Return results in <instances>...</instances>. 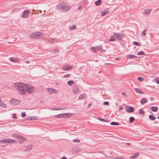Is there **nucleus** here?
I'll return each mask as SVG.
<instances>
[{"instance_id": "obj_19", "label": "nucleus", "mask_w": 159, "mask_h": 159, "mask_svg": "<svg viewBox=\"0 0 159 159\" xmlns=\"http://www.w3.org/2000/svg\"><path fill=\"white\" fill-rule=\"evenodd\" d=\"M86 97V96L85 94H82L79 96V98L80 100H82L83 99L85 98Z\"/></svg>"}, {"instance_id": "obj_27", "label": "nucleus", "mask_w": 159, "mask_h": 159, "mask_svg": "<svg viewBox=\"0 0 159 159\" xmlns=\"http://www.w3.org/2000/svg\"><path fill=\"white\" fill-rule=\"evenodd\" d=\"M102 3L101 0H98L95 2V4L96 6H98L101 4Z\"/></svg>"}, {"instance_id": "obj_36", "label": "nucleus", "mask_w": 159, "mask_h": 159, "mask_svg": "<svg viewBox=\"0 0 159 159\" xmlns=\"http://www.w3.org/2000/svg\"><path fill=\"white\" fill-rule=\"evenodd\" d=\"M73 83H74V81L72 80H70V81H69L67 82V84H68V85H71L72 84H73Z\"/></svg>"}, {"instance_id": "obj_35", "label": "nucleus", "mask_w": 159, "mask_h": 159, "mask_svg": "<svg viewBox=\"0 0 159 159\" xmlns=\"http://www.w3.org/2000/svg\"><path fill=\"white\" fill-rule=\"evenodd\" d=\"M91 50L94 52L97 53V50L96 47H92L91 48Z\"/></svg>"}, {"instance_id": "obj_59", "label": "nucleus", "mask_w": 159, "mask_h": 159, "mask_svg": "<svg viewBox=\"0 0 159 159\" xmlns=\"http://www.w3.org/2000/svg\"><path fill=\"white\" fill-rule=\"evenodd\" d=\"M81 6L79 7V10H80L81 9Z\"/></svg>"}, {"instance_id": "obj_26", "label": "nucleus", "mask_w": 159, "mask_h": 159, "mask_svg": "<svg viewBox=\"0 0 159 159\" xmlns=\"http://www.w3.org/2000/svg\"><path fill=\"white\" fill-rule=\"evenodd\" d=\"M96 48L97 50L100 51H102L103 49L101 45L96 46Z\"/></svg>"}, {"instance_id": "obj_16", "label": "nucleus", "mask_w": 159, "mask_h": 159, "mask_svg": "<svg viewBox=\"0 0 159 159\" xmlns=\"http://www.w3.org/2000/svg\"><path fill=\"white\" fill-rule=\"evenodd\" d=\"M109 11L108 9L105 10L104 11H102L101 12V16H103L106 14L109 13Z\"/></svg>"}, {"instance_id": "obj_60", "label": "nucleus", "mask_w": 159, "mask_h": 159, "mask_svg": "<svg viewBox=\"0 0 159 159\" xmlns=\"http://www.w3.org/2000/svg\"><path fill=\"white\" fill-rule=\"evenodd\" d=\"M119 109H120V110H122V109H123V108H122V107L121 108V107H120L119 108Z\"/></svg>"}, {"instance_id": "obj_8", "label": "nucleus", "mask_w": 159, "mask_h": 159, "mask_svg": "<svg viewBox=\"0 0 159 159\" xmlns=\"http://www.w3.org/2000/svg\"><path fill=\"white\" fill-rule=\"evenodd\" d=\"M30 13V11L27 10L24 11L22 15V17L24 18H27L28 16V14Z\"/></svg>"}, {"instance_id": "obj_32", "label": "nucleus", "mask_w": 159, "mask_h": 159, "mask_svg": "<svg viewBox=\"0 0 159 159\" xmlns=\"http://www.w3.org/2000/svg\"><path fill=\"white\" fill-rule=\"evenodd\" d=\"M135 120V118L133 117H130L129 119V121L130 123H131L133 122Z\"/></svg>"}, {"instance_id": "obj_38", "label": "nucleus", "mask_w": 159, "mask_h": 159, "mask_svg": "<svg viewBox=\"0 0 159 159\" xmlns=\"http://www.w3.org/2000/svg\"><path fill=\"white\" fill-rule=\"evenodd\" d=\"M146 29H145L142 31V34L144 36V35H146Z\"/></svg>"}, {"instance_id": "obj_44", "label": "nucleus", "mask_w": 159, "mask_h": 159, "mask_svg": "<svg viewBox=\"0 0 159 159\" xmlns=\"http://www.w3.org/2000/svg\"><path fill=\"white\" fill-rule=\"evenodd\" d=\"M138 80L140 81H143V78H142L141 77H139L138 78Z\"/></svg>"}, {"instance_id": "obj_24", "label": "nucleus", "mask_w": 159, "mask_h": 159, "mask_svg": "<svg viewBox=\"0 0 159 159\" xmlns=\"http://www.w3.org/2000/svg\"><path fill=\"white\" fill-rule=\"evenodd\" d=\"M147 102V99L146 98H143L141 100L140 103L143 105L146 103Z\"/></svg>"}, {"instance_id": "obj_9", "label": "nucleus", "mask_w": 159, "mask_h": 159, "mask_svg": "<svg viewBox=\"0 0 159 159\" xmlns=\"http://www.w3.org/2000/svg\"><path fill=\"white\" fill-rule=\"evenodd\" d=\"M80 91L79 89L77 86H75L73 88V92L74 94H78Z\"/></svg>"}, {"instance_id": "obj_5", "label": "nucleus", "mask_w": 159, "mask_h": 159, "mask_svg": "<svg viewBox=\"0 0 159 159\" xmlns=\"http://www.w3.org/2000/svg\"><path fill=\"white\" fill-rule=\"evenodd\" d=\"M15 140L10 139H3L0 140V143H15Z\"/></svg>"}, {"instance_id": "obj_63", "label": "nucleus", "mask_w": 159, "mask_h": 159, "mask_svg": "<svg viewBox=\"0 0 159 159\" xmlns=\"http://www.w3.org/2000/svg\"><path fill=\"white\" fill-rule=\"evenodd\" d=\"M157 118L158 119H159V116L157 117Z\"/></svg>"}, {"instance_id": "obj_41", "label": "nucleus", "mask_w": 159, "mask_h": 159, "mask_svg": "<svg viewBox=\"0 0 159 159\" xmlns=\"http://www.w3.org/2000/svg\"><path fill=\"white\" fill-rule=\"evenodd\" d=\"M73 141L74 143H79L80 141V140L78 139H75L73 140Z\"/></svg>"}, {"instance_id": "obj_53", "label": "nucleus", "mask_w": 159, "mask_h": 159, "mask_svg": "<svg viewBox=\"0 0 159 159\" xmlns=\"http://www.w3.org/2000/svg\"><path fill=\"white\" fill-rule=\"evenodd\" d=\"M16 115L15 113H14L13 115V118H16V117H15V116H16Z\"/></svg>"}, {"instance_id": "obj_10", "label": "nucleus", "mask_w": 159, "mask_h": 159, "mask_svg": "<svg viewBox=\"0 0 159 159\" xmlns=\"http://www.w3.org/2000/svg\"><path fill=\"white\" fill-rule=\"evenodd\" d=\"M20 93L22 95H24L25 94L26 92V87H23L21 89H19L18 90Z\"/></svg>"}, {"instance_id": "obj_22", "label": "nucleus", "mask_w": 159, "mask_h": 159, "mask_svg": "<svg viewBox=\"0 0 159 159\" xmlns=\"http://www.w3.org/2000/svg\"><path fill=\"white\" fill-rule=\"evenodd\" d=\"M152 10V9H150L145 10L143 11V13L144 14L148 15Z\"/></svg>"}, {"instance_id": "obj_47", "label": "nucleus", "mask_w": 159, "mask_h": 159, "mask_svg": "<svg viewBox=\"0 0 159 159\" xmlns=\"http://www.w3.org/2000/svg\"><path fill=\"white\" fill-rule=\"evenodd\" d=\"M21 116L22 117H24L25 116V112H23L21 113Z\"/></svg>"}, {"instance_id": "obj_57", "label": "nucleus", "mask_w": 159, "mask_h": 159, "mask_svg": "<svg viewBox=\"0 0 159 159\" xmlns=\"http://www.w3.org/2000/svg\"><path fill=\"white\" fill-rule=\"evenodd\" d=\"M25 63H30V61H25Z\"/></svg>"}, {"instance_id": "obj_58", "label": "nucleus", "mask_w": 159, "mask_h": 159, "mask_svg": "<svg viewBox=\"0 0 159 159\" xmlns=\"http://www.w3.org/2000/svg\"><path fill=\"white\" fill-rule=\"evenodd\" d=\"M126 144L127 145H129V146L130 145V143H126Z\"/></svg>"}, {"instance_id": "obj_49", "label": "nucleus", "mask_w": 159, "mask_h": 159, "mask_svg": "<svg viewBox=\"0 0 159 159\" xmlns=\"http://www.w3.org/2000/svg\"><path fill=\"white\" fill-rule=\"evenodd\" d=\"M113 159H123V158L120 157H113Z\"/></svg>"}, {"instance_id": "obj_51", "label": "nucleus", "mask_w": 159, "mask_h": 159, "mask_svg": "<svg viewBox=\"0 0 159 159\" xmlns=\"http://www.w3.org/2000/svg\"><path fill=\"white\" fill-rule=\"evenodd\" d=\"M62 114V115H62L61 116V118L63 117L66 116V113H62V114Z\"/></svg>"}, {"instance_id": "obj_62", "label": "nucleus", "mask_w": 159, "mask_h": 159, "mask_svg": "<svg viewBox=\"0 0 159 159\" xmlns=\"http://www.w3.org/2000/svg\"><path fill=\"white\" fill-rule=\"evenodd\" d=\"M91 105V104H89L88 105V107H89Z\"/></svg>"}, {"instance_id": "obj_13", "label": "nucleus", "mask_w": 159, "mask_h": 159, "mask_svg": "<svg viewBox=\"0 0 159 159\" xmlns=\"http://www.w3.org/2000/svg\"><path fill=\"white\" fill-rule=\"evenodd\" d=\"M32 146L31 145H28L25 150V151L29 152L32 149Z\"/></svg>"}, {"instance_id": "obj_33", "label": "nucleus", "mask_w": 159, "mask_h": 159, "mask_svg": "<svg viewBox=\"0 0 159 159\" xmlns=\"http://www.w3.org/2000/svg\"><path fill=\"white\" fill-rule=\"evenodd\" d=\"M115 38L113 36H111V39H109V41H115Z\"/></svg>"}, {"instance_id": "obj_43", "label": "nucleus", "mask_w": 159, "mask_h": 159, "mask_svg": "<svg viewBox=\"0 0 159 159\" xmlns=\"http://www.w3.org/2000/svg\"><path fill=\"white\" fill-rule=\"evenodd\" d=\"M61 114H59L57 115H56L55 116V117L56 118H61Z\"/></svg>"}, {"instance_id": "obj_23", "label": "nucleus", "mask_w": 159, "mask_h": 159, "mask_svg": "<svg viewBox=\"0 0 159 159\" xmlns=\"http://www.w3.org/2000/svg\"><path fill=\"white\" fill-rule=\"evenodd\" d=\"M139 155V153L138 152L136 153L133 154L131 157H130V158H135Z\"/></svg>"}, {"instance_id": "obj_14", "label": "nucleus", "mask_w": 159, "mask_h": 159, "mask_svg": "<svg viewBox=\"0 0 159 159\" xmlns=\"http://www.w3.org/2000/svg\"><path fill=\"white\" fill-rule=\"evenodd\" d=\"M126 57L128 59H132L137 58V57L132 54H129L127 55Z\"/></svg>"}, {"instance_id": "obj_2", "label": "nucleus", "mask_w": 159, "mask_h": 159, "mask_svg": "<svg viewBox=\"0 0 159 159\" xmlns=\"http://www.w3.org/2000/svg\"><path fill=\"white\" fill-rule=\"evenodd\" d=\"M30 37L32 38L35 39H40L43 38V34L40 32L34 33L31 34Z\"/></svg>"}, {"instance_id": "obj_17", "label": "nucleus", "mask_w": 159, "mask_h": 159, "mask_svg": "<svg viewBox=\"0 0 159 159\" xmlns=\"http://www.w3.org/2000/svg\"><path fill=\"white\" fill-rule=\"evenodd\" d=\"M10 59L11 61L13 62H18L20 61L19 59L13 57H11Z\"/></svg>"}, {"instance_id": "obj_15", "label": "nucleus", "mask_w": 159, "mask_h": 159, "mask_svg": "<svg viewBox=\"0 0 159 159\" xmlns=\"http://www.w3.org/2000/svg\"><path fill=\"white\" fill-rule=\"evenodd\" d=\"M134 90H135V92L139 93L142 94H144V92L142 91L140 89H138V88H134Z\"/></svg>"}, {"instance_id": "obj_3", "label": "nucleus", "mask_w": 159, "mask_h": 159, "mask_svg": "<svg viewBox=\"0 0 159 159\" xmlns=\"http://www.w3.org/2000/svg\"><path fill=\"white\" fill-rule=\"evenodd\" d=\"M13 137L16 138L20 140V143H23L25 140V138L18 134H13L12 135Z\"/></svg>"}, {"instance_id": "obj_30", "label": "nucleus", "mask_w": 159, "mask_h": 159, "mask_svg": "<svg viewBox=\"0 0 159 159\" xmlns=\"http://www.w3.org/2000/svg\"><path fill=\"white\" fill-rule=\"evenodd\" d=\"M58 52V49H51V52L56 53Z\"/></svg>"}, {"instance_id": "obj_56", "label": "nucleus", "mask_w": 159, "mask_h": 159, "mask_svg": "<svg viewBox=\"0 0 159 159\" xmlns=\"http://www.w3.org/2000/svg\"><path fill=\"white\" fill-rule=\"evenodd\" d=\"M61 159H67V158L66 157H62Z\"/></svg>"}, {"instance_id": "obj_34", "label": "nucleus", "mask_w": 159, "mask_h": 159, "mask_svg": "<svg viewBox=\"0 0 159 159\" xmlns=\"http://www.w3.org/2000/svg\"><path fill=\"white\" fill-rule=\"evenodd\" d=\"M110 124L112 125H119V123L117 122H112Z\"/></svg>"}, {"instance_id": "obj_21", "label": "nucleus", "mask_w": 159, "mask_h": 159, "mask_svg": "<svg viewBox=\"0 0 159 159\" xmlns=\"http://www.w3.org/2000/svg\"><path fill=\"white\" fill-rule=\"evenodd\" d=\"M0 106L3 107H6L7 105L4 102H2L1 100L0 99Z\"/></svg>"}, {"instance_id": "obj_50", "label": "nucleus", "mask_w": 159, "mask_h": 159, "mask_svg": "<svg viewBox=\"0 0 159 159\" xmlns=\"http://www.w3.org/2000/svg\"><path fill=\"white\" fill-rule=\"evenodd\" d=\"M70 75V74H69L65 75L64 76V77L66 78V77H68Z\"/></svg>"}, {"instance_id": "obj_61", "label": "nucleus", "mask_w": 159, "mask_h": 159, "mask_svg": "<svg viewBox=\"0 0 159 159\" xmlns=\"http://www.w3.org/2000/svg\"><path fill=\"white\" fill-rule=\"evenodd\" d=\"M150 100L151 101H152L153 100V99H152V98H151V97L150 98Z\"/></svg>"}, {"instance_id": "obj_37", "label": "nucleus", "mask_w": 159, "mask_h": 159, "mask_svg": "<svg viewBox=\"0 0 159 159\" xmlns=\"http://www.w3.org/2000/svg\"><path fill=\"white\" fill-rule=\"evenodd\" d=\"M98 119L99 120L102 121L103 122H107L108 120L102 118H98Z\"/></svg>"}, {"instance_id": "obj_18", "label": "nucleus", "mask_w": 159, "mask_h": 159, "mask_svg": "<svg viewBox=\"0 0 159 159\" xmlns=\"http://www.w3.org/2000/svg\"><path fill=\"white\" fill-rule=\"evenodd\" d=\"M48 91L51 93H56V91L55 89L50 88L48 89Z\"/></svg>"}, {"instance_id": "obj_39", "label": "nucleus", "mask_w": 159, "mask_h": 159, "mask_svg": "<svg viewBox=\"0 0 159 159\" xmlns=\"http://www.w3.org/2000/svg\"><path fill=\"white\" fill-rule=\"evenodd\" d=\"M56 41V39H50L49 40V42L50 43H53L55 42Z\"/></svg>"}, {"instance_id": "obj_46", "label": "nucleus", "mask_w": 159, "mask_h": 159, "mask_svg": "<svg viewBox=\"0 0 159 159\" xmlns=\"http://www.w3.org/2000/svg\"><path fill=\"white\" fill-rule=\"evenodd\" d=\"M103 104L105 105L108 106L109 105V103L108 102H105L103 103Z\"/></svg>"}, {"instance_id": "obj_52", "label": "nucleus", "mask_w": 159, "mask_h": 159, "mask_svg": "<svg viewBox=\"0 0 159 159\" xmlns=\"http://www.w3.org/2000/svg\"><path fill=\"white\" fill-rule=\"evenodd\" d=\"M122 94L124 96H125L126 97L127 96V95H126V94L124 92H123L122 93Z\"/></svg>"}, {"instance_id": "obj_42", "label": "nucleus", "mask_w": 159, "mask_h": 159, "mask_svg": "<svg viewBox=\"0 0 159 159\" xmlns=\"http://www.w3.org/2000/svg\"><path fill=\"white\" fill-rule=\"evenodd\" d=\"M139 113L140 114H143L144 113V111H143V110H142V109H139Z\"/></svg>"}, {"instance_id": "obj_12", "label": "nucleus", "mask_w": 159, "mask_h": 159, "mask_svg": "<svg viewBox=\"0 0 159 159\" xmlns=\"http://www.w3.org/2000/svg\"><path fill=\"white\" fill-rule=\"evenodd\" d=\"M10 102L11 104H13L17 105L18 104V101L15 99L14 98H12L11 99Z\"/></svg>"}, {"instance_id": "obj_20", "label": "nucleus", "mask_w": 159, "mask_h": 159, "mask_svg": "<svg viewBox=\"0 0 159 159\" xmlns=\"http://www.w3.org/2000/svg\"><path fill=\"white\" fill-rule=\"evenodd\" d=\"M134 109L133 107H130L127 110V112L129 113H132L134 112Z\"/></svg>"}, {"instance_id": "obj_1", "label": "nucleus", "mask_w": 159, "mask_h": 159, "mask_svg": "<svg viewBox=\"0 0 159 159\" xmlns=\"http://www.w3.org/2000/svg\"><path fill=\"white\" fill-rule=\"evenodd\" d=\"M71 8L70 5L67 2H63L58 4L56 7V9L61 12H67Z\"/></svg>"}, {"instance_id": "obj_6", "label": "nucleus", "mask_w": 159, "mask_h": 159, "mask_svg": "<svg viewBox=\"0 0 159 159\" xmlns=\"http://www.w3.org/2000/svg\"><path fill=\"white\" fill-rule=\"evenodd\" d=\"M25 87H26V91H27L29 93H32L34 91L33 87L32 86L30 85H28L27 84L26 86Z\"/></svg>"}, {"instance_id": "obj_11", "label": "nucleus", "mask_w": 159, "mask_h": 159, "mask_svg": "<svg viewBox=\"0 0 159 159\" xmlns=\"http://www.w3.org/2000/svg\"><path fill=\"white\" fill-rule=\"evenodd\" d=\"M71 69L72 66L68 65H65L63 67V69L65 70H68Z\"/></svg>"}, {"instance_id": "obj_28", "label": "nucleus", "mask_w": 159, "mask_h": 159, "mask_svg": "<svg viewBox=\"0 0 159 159\" xmlns=\"http://www.w3.org/2000/svg\"><path fill=\"white\" fill-rule=\"evenodd\" d=\"M76 27L75 26V25H74L73 26H70L69 27V29L71 30H74L76 29Z\"/></svg>"}, {"instance_id": "obj_7", "label": "nucleus", "mask_w": 159, "mask_h": 159, "mask_svg": "<svg viewBox=\"0 0 159 159\" xmlns=\"http://www.w3.org/2000/svg\"><path fill=\"white\" fill-rule=\"evenodd\" d=\"M115 37L119 40H121L123 37V35L122 34L114 32L113 34Z\"/></svg>"}, {"instance_id": "obj_4", "label": "nucleus", "mask_w": 159, "mask_h": 159, "mask_svg": "<svg viewBox=\"0 0 159 159\" xmlns=\"http://www.w3.org/2000/svg\"><path fill=\"white\" fill-rule=\"evenodd\" d=\"M26 85L27 84H24L22 82H16L14 83V86L18 87L17 89V90L24 87H26Z\"/></svg>"}, {"instance_id": "obj_45", "label": "nucleus", "mask_w": 159, "mask_h": 159, "mask_svg": "<svg viewBox=\"0 0 159 159\" xmlns=\"http://www.w3.org/2000/svg\"><path fill=\"white\" fill-rule=\"evenodd\" d=\"M133 43L135 45H137V46H139V43L137 42H134V43Z\"/></svg>"}, {"instance_id": "obj_31", "label": "nucleus", "mask_w": 159, "mask_h": 159, "mask_svg": "<svg viewBox=\"0 0 159 159\" xmlns=\"http://www.w3.org/2000/svg\"><path fill=\"white\" fill-rule=\"evenodd\" d=\"M145 54V52L142 51H140L137 53V55H144Z\"/></svg>"}, {"instance_id": "obj_54", "label": "nucleus", "mask_w": 159, "mask_h": 159, "mask_svg": "<svg viewBox=\"0 0 159 159\" xmlns=\"http://www.w3.org/2000/svg\"><path fill=\"white\" fill-rule=\"evenodd\" d=\"M74 149H75V151L76 152H78V148H75Z\"/></svg>"}, {"instance_id": "obj_40", "label": "nucleus", "mask_w": 159, "mask_h": 159, "mask_svg": "<svg viewBox=\"0 0 159 159\" xmlns=\"http://www.w3.org/2000/svg\"><path fill=\"white\" fill-rule=\"evenodd\" d=\"M65 108H61L60 107L59 108H52V109L53 110H63L64 109H65Z\"/></svg>"}, {"instance_id": "obj_25", "label": "nucleus", "mask_w": 159, "mask_h": 159, "mask_svg": "<svg viewBox=\"0 0 159 159\" xmlns=\"http://www.w3.org/2000/svg\"><path fill=\"white\" fill-rule=\"evenodd\" d=\"M151 109V110L154 112L157 111L158 109L157 107H152Z\"/></svg>"}, {"instance_id": "obj_55", "label": "nucleus", "mask_w": 159, "mask_h": 159, "mask_svg": "<svg viewBox=\"0 0 159 159\" xmlns=\"http://www.w3.org/2000/svg\"><path fill=\"white\" fill-rule=\"evenodd\" d=\"M156 82L157 84H159V80H157Z\"/></svg>"}, {"instance_id": "obj_29", "label": "nucleus", "mask_w": 159, "mask_h": 159, "mask_svg": "<svg viewBox=\"0 0 159 159\" xmlns=\"http://www.w3.org/2000/svg\"><path fill=\"white\" fill-rule=\"evenodd\" d=\"M149 118L151 120H154L156 119V117L152 115H150L149 116Z\"/></svg>"}, {"instance_id": "obj_48", "label": "nucleus", "mask_w": 159, "mask_h": 159, "mask_svg": "<svg viewBox=\"0 0 159 159\" xmlns=\"http://www.w3.org/2000/svg\"><path fill=\"white\" fill-rule=\"evenodd\" d=\"M34 117H33V116L30 117L29 118H28V120L29 119V120H35V119H34Z\"/></svg>"}]
</instances>
